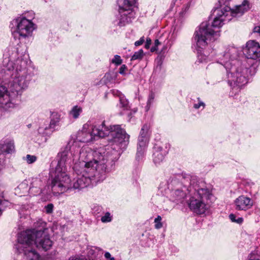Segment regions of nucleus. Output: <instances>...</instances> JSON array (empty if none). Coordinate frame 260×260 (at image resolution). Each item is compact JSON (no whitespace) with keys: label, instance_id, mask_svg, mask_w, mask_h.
I'll use <instances>...</instances> for the list:
<instances>
[{"label":"nucleus","instance_id":"f257e3e1","mask_svg":"<svg viewBox=\"0 0 260 260\" xmlns=\"http://www.w3.org/2000/svg\"><path fill=\"white\" fill-rule=\"evenodd\" d=\"M107 167L106 160L101 154L93 160L76 164L73 169L77 176L72 181L67 173L52 178L50 187L52 193L57 195L70 192L73 190L85 188L91 183L103 181L106 177Z\"/></svg>","mask_w":260,"mask_h":260},{"label":"nucleus","instance_id":"f03ea898","mask_svg":"<svg viewBox=\"0 0 260 260\" xmlns=\"http://www.w3.org/2000/svg\"><path fill=\"white\" fill-rule=\"evenodd\" d=\"M242 4L236 5L231 9L228 6L217 8L212 12L214 17L212 24L207 22H202L198 29L196 30L194 41L198 47L203 48L210 41H214L219 36V29L225 21H229L232 17L241 16L249 9V4L247 0H241Z\"/></svg>","mask_w":260,"mask_h":260},{"label":"nucleus","instance_id":"7ed1b4c3","mask_svg":"<svg viewBox=\"0 0 260 260\" xmlns=\"http://www.w3.org/2000/svg\"><path fill=\"white\" fill-rule=\"evenodd\" d=\"M21 59L17 60V66L10 72H4L10 75L13 81L11 83L10 92L7 88L0 85V106L6 110L15 108L16 99L20 95L23 91L26 89L31 80V75L28 74L26 70L27 56L24 55Z\"/></svg>","mask_w":260,"mask_h":260},{"label":"nucleus","instance_id":"20e7f679","mask_svg":"<svg viewBox=\"0 0 260 260\" xmlns=\"http://www.w3.org/2000/svg\"><path fill=\"white\" fill-rule=\"evenodd\" d=\"M95 138L108 137L110 146H107L105 149H101L98 152L106 159L107 162L111 160L114 161L120 155V149H125L129 143V135L122 128L120 125H113L110 126L105 124V121L93 125Z\"/></svg>","mask_w":260,"mask_h":260},{"label":"nucleus","instance_id":"39448f33","mask_svg":"<svg viewBox=\"0 0 260 260\" xmlns=\"http://www.w3.org/2000/svg\"><path fill=\"white\" fill-rule=\"evenodd\" d=\"M238 56V50L234 47L228 48L222 58H219V63L220 67L226 71L228 83L233 89L236 91L240 90V87L247 83L249 75L254 74L251 73L253 67L249 68L245 63L237 59Z\"/></svg>","mask_w":260,"mask_h":260},{"label":"nucleus","instance_id":"423d86ee","mask_svg":"<svg viewBox=\"0 0 260 260\" xmlns=\"http://www.w3.org/2000/svg\"><path fill=\"white\" fill-rule=\"evenodd\" d=\"M76 146L77 142H74L71 146L68 144L60 149L57 156V164L55 166V162H52L51 164V173L54 172V176L67 173L68 166L73 167L76 164H82V162L93 160L101 154V152L93 151L88 147H82L80 150Z\"/></svg>","mask_w":260,"mask_h":260},{"label":"nucleus","instance_id":"0eeeda50","mask_svg":"<svg viewBox=\"0 0 260 260\" xmlns=\"http://www.w3.org/2000/svg\"><path fill=\"white\" fill-rule=\"evenodd\" d=\"M188 194L189 198L186 200L189 208L198 214H203L207 209V204L213 198L211 190L204 182L197 181L196 177H191Z\"/></svg>","mask_w":260,"mask_h":260},{"label":"nucleus","instance_id":"6e6552de","mask_svg":"<svg viewBox=\"0 0 260 260\" xmlns=\"http://www.w3.org/2000/svg\"><path fill=\"white\" fill-rule=\"evenodd\" d=\"M46 231V229L42 228L40 230L34 229L21 232L18 235L17 241L35 244L38 249L47 251L52 247L53 242Z\"/></svg>","mask_w":260,"mask_h":260},{"label":"nucleus","instance_id":"1a4fd4ad","mask_svg":"<svg viewBox=\"0 0 260 260\" xmlns=\"http://www.w3.org/2000/svg\"><path fill=\"white\" fill-rule=\"evenodd\" d=\"M137 0H117L118 14L115 22L119 26H123L132 22L135 18L134 7Z\"/></svg>","mask_w":260,"mask_h":260},{"label":"nucleus","instance_id":"9d476101","mask_svg":"<svg viewBox=\"0 0 260 260\" xmlns=\"http://www.w3.org/2000/svg\"><path fill=\"white\" fill-rule=\"evenodd\" d=\"M20 46L17 43V46L10 45L4 52L3 60L2 62V70L4 72H10L17 66V60L23 58L24 55H28L24 50H19Z\"/></svg>","mask_w":260,"mask_h":260},{"label":"nucleus","instance_id":"9b49d317","mask_svg":"<svg viewBox=\"0 0 260 260\" xmlns=\"http://www.w3.org/2000/svg\"><path fill=\"white\" fill-rule=\"evenodd\" d=\"M10 27L14 38L20 39L31 36L35 29V24L28 19L17 17L11 21Z\"/></svg>","mask_w":260,"mask_h":260},{"label":"nucleus","instance_id":"f8f14e48","mask_svg":"<svg viewBox=\"0 0 260 260\" xmlns=\"http://www.w3.org/2000/svg\"><path fill=\"white\" fill-rule=\"evenodd\" d=\"M18 241L15 245L17 251L19 253H23L27 260H40V255L31 248V243H26L27 241L21 242Z\"/></svg>","mask_w":260,"mask_h":260},{"label":"nucleus","instance_id":"ddd939ff","mask_svg":"<svg viewBox=\"0 0 260 260\" xmlns=\"http://www.w3.org/2000/svg\"><path fill=\"white\" fill-rule=\"evenodd\" d=\"M75 137L77 141L83 143L89 142L95 139L93 125L88 123L84 124L82 128L78 131Z\"/></svg>","mask_w":260,"mask_h":260},{"label":"nucleus","instance_id":"4468645a","mask_svg":"<svg viewBox=\"0 0 260 260\" xmlns=\"http://www.w3.org/2000/svg\"><path fill=\"white\" fill-rule=\"evenodd\" d=\"M178 185L177 188L172 189L170 192V200L177 204H183L185 199L187 197L189 186H182L181 184H178Z\"/></svg>","mask_w":260,"mask_h":260},{"label":"nucleus","instance_id":"2eb2a0df","mask_svg":"<svg viewBox=\"0 0 260 260\" xmlns=\"http://www.w3.org/2000/svg\"><path fill=\"white\" fill-rule=\"evenodd\" d=\"M53 131L49 127L48 122L45 121L39 127L36 137L32 138L34 141L41 145L45 143L48 137L52 134Z\"/></svg>","mask_w":260,"mask_h":260},{"label":"nucleus","instance_id":"dca6fc26","mask_svg":"<svg viewBox=\"0 0 260 260\" xmlns=\"http://www.w3.org/2000/svg\"><path fill=\"white\" fill-rule=\"evenodd\" d=\"M167 144L157 143L153 147V161L155 165L157 166L160 164L165 157L168 153L169 149L167 147Z\"/></svg>","mask_w":260,"mask_h":260},{"label":"nucleus","instance_id":"f3484780","mask_svg":"<svg viewBox=\"0 0 260 260\" xmlns=\"http://www.w3.org/2000/svg\"><path fill=\"white\" fill-rule=\"evenodd\" d=\"M244 51L247 58L255 60L260 57V45L255 41L247 42Z\"/></svg>","mask_w":260,"mask_h":260},{"label":"nucleus","instance_id":"a211bd4d","mask_svg":"<svg viewBox=\"0 0 260 260\" xmlns=\"http://www.w3.org/2000/svg\"><path fill=\"white\" fill-rule=\"evenodd\" d=\"M234 205L236 210L246 211L252 208L253 202L251 198L241 195L235 199Z\"/></svg>","mask_w":260,"mask_h":260},{"label":"nucleus","instance_id":"6ab92c4d","mask_svg":"<svg viewBox=\"0 0 260 260\" xmlns=\"http://www.w3.org/2000/svg\"><path fill=\"white\" fill-rule=\"evenodd\" d=\"M148 142V140L138 138L137 151L136 153V159L138 161L143 160Z\"/></svg>","mask_w":260,"mask_h":260},{"label":"nucleus","instance_id":"aec40b11","mask_svg":"<svg viewBox=\"0 0 260 260\" xmlns=\"http://www.w3.org/2000/svg\"><path fill=\"white\" fill-rule=\"evenodd\" d=\"M192 43L193 47L197 52V56L199 62L201 63L207 62L208 60V57L206 56L203 52L207 45H206L203 48L198 47L194 41V35H193L192 39Z\"/></svg>","mask_w":260,"mask_h":260},{"label":"nucleus","instance_id":"412c9836","mask_svg":"<svg viewBox=\"0 0 260 260\" xmlns=\"http://www.w3.org/2000/svg\"><path fill=\"white\" fill-rule=\"evenodd\" d=\"M15 191L20 196H25L26 193H29L28 181L26 180L22 181L15 189Z\"/></svg>","mask_w":260,"mask_h":260},{"label":"nucleus","instance_id":"4be33fe9","mask_svg":"<svg viewBox=\"0 0 260 260\" xmlns=\"http://www.w3.org/2000/svg\"><path fill=\"white\" fill-rule=\"evenodd\" d=\"M60 120V115L56 112H53L51 115L50 123H48L49 127L53 131H55V127L58 125Z\"/></svg>","mask_w":260,"mask_h":260},{"label":"nucleus","instance_id":"5701e85b","mask_svg":"<svg viewBox=\"0 0 260 260\" xmlns=\"http://www.w3.org/2000/svg\"><path fill=\"white\" fill-rule=\"evenodd\" d=\"M149 128V125L147 124L143 125L141 129L138 138L149 141L150 136Z\"/></svg>","mask_w":260,"mask_h":260},{"label":"nucleus","instance_id":"b1692460","mask_svg":"<svg viewBox=\"0 0 260 260\" xmlns=\"http://www.w3.org/2000/svg\"><path fill=\"white\" fill-rule=\"evenodd\" d=\"M82 112V108L78 106H74L69 112V115L73 118L77 119Z\"/></svg>","mask_w":260,"mask_h":260},{"label":"nucleus","instance_id":"393cba45","mask_svg":"<svg viewBox=\"0 0 260 260\" xmlns=\"http://www.w3.org/2000/svg\"><path fill=\"white\" fill-rule=\"evenodd\" d=\"M45 180H43L40 178H32L31 182V185H33L36 188L37 187L40 189H43V187L45 185Z\"/></svg>","mask_w":260,"mask_h":260},{"label":"nucleus","instance_id":"a878e982","mask_svg":"<svg viewBox=\"0 0 260 260\" xmlns=\"http://www.w3.org/2000/svg\"><path fill=\"white\" fill-rule=\"evenodd\" d=\"M119 107L122 108L123 111L127 110L129 108L128 102L123 95H119Z\"/></svg>","mask_w":260,"mask_h":260},{"label":"nucleus","instance_id":"bb28decb","mask_svg":"<svg viewBox=\"0 0 260 260\" xmlns=\"http://www.w3.org/2000/svg\"><path fill=\"white\" fill-rule=\"evenodd\" d=\"M92 213L94 216L99 217L104 213L103 208L100 205L94 206L92 208Z\"/></svg>","mask_w":260,"mask_h":260},{"label":"nucleus","instance_id":"cd10ccee","mask_svg":"<svg viewBox=\"0 0 260 260\" xmlns=\"http://www.w3.org/2000/svg\"><path fill=\"white\" fill-rule=\"evenodd\" d=\"M155 98V94L154 92L151 91L148 96L147 102V105L145 107V111H148L151 106V105L153 103L154 100Z\"/></svg>","mask_w":260,"mask_h":260},{"label":"nucleus","instance_id":"c85d7f7f","mask_svg":"<svg viewBox=\"0 0 260 260\" xmlns=\"http://www.w3.org/2000/svg\"><path fill=\"white\" fill-rule=\"evenodd\" d=\"M43 192V189L38 187H35L33 185H30L29 188V193L32 196H37Z\"/></svg>","mask_w":260,"mask_h":260},{"label":"nucleus","instance_id":"c756f323","mask_svg":"<svg viewBox=\"0 0 260 260\" xmlns=\"http://www.w3.org/2000/svg\"><path fill=\"white\" fill-rule=\"evenodd\" d=\"M113 216L109 212H106L103 216H101V220L103 223L110 222L112 220Z\"/></svg>","mask_w":260,"mask_h":260},{"label":"nucleus","instance_id":"7c9ffc66","mask_svg":"<svg viewBox=\"0 0 260 260\" xmlns=\"http://www.w3.org/2000/svg\"><path fill=\"white\" fill-rule=\"evenodd\" d=\"M35 13L32 11H30L23 13L19 17L28 19L29 21H32V19L35 18Z\"/></svg>","mask_w":260,"mask_h":260},{"label":"nucleus","instance_id":"2f4dec72","mask_svg":"<svg viewBox=\"0 0 260 260\" xmlns=\"http://www.w3.org/2000/svg\"><path fill=\"white\" fill-rule=\"evenodd\" d=\"M229 218L232 222H235L239 224H241L244 221L243 218L241 217L236 218V215L233 213L229 215Z\"/></svg>","mask_w":260,"mask_h":260},{"label":"nucleus","instance_id":"473e14b6","mask_svg":"<svg viewBox=\"0 0 260 260\" xmlns=\"http://www.w3.org/2000/svg\"><path fill=\"white\" fill-rule=\"evenodd\" d=\"M23 159L25 160L28 164H31L37 160V157L35 155L27 154L25 157H23Z\"/></svg>","mask_w":260,"mask_h":260},{"label":"nucleus","instance_id":"72a5a7b5","mask_svg":"<svg viewBox=\"0 0 260 260\" xmlns=\"http://www.w3.org/2000/svg\"><path fill=\"white\" fill-rule=\"evenodd\" d=\"M205 104L201 100L200 98H197V103L193 104V108L195 109H199L202 108V109H204L205 108Z\"/></svg>","mask_w":260,"mask_h":260},{"label":"nucleus","instance_id":"f704fd0d","mask_svg":"<svg viewBox=\"0 0 260 260\" xmlns=\"http://www.w3.org/2000/svg\"><path fill=\"white\" fill-rule=\"evenodd\" d=\"M162 218L160 215H158L155 219H154V227L156 229H161L163 225L162 223L161 222Z\"/></svg>","mask_w":260,"mask_h":260},{"label":"nucleus","instance_id":"c9c22d12","mask_svg":"<svg viewBox=\"0 0 260 260\" xmlns=\"http://www.w3.org/2000/svg\"><path fill=\"white\" fill-rule=\"evenodd\" d=\"M143 56V51L142 49L139 50L138 51L135 52L131 57V60H135L141 59Z\"/></svg>","mask_w":260,"mask_h":260},{"label":"nucleus","instance_id":"e433bc0d","mask_svg":"<svg viewBox=\"0 0 260 260\" xmlns=\"http://www.w3.org/2000/svg\"><path fill=\"white\" fill-rule=\"evenodd\" d=\"M122 61V60L119 55H115L112 60V62L118 66L121 64Z\"/></svg>","mask_w":260,"mask_h":260},{"label":"nucleus","instance_id":"4c0bfd02","mask_svg":"<svg viewBox=\"0 0 260 260\" xmlns=\"http://www.w3.org/2000/svg\"><path fill=\"white\" fill-rule=\"evenodd\" d=\"M136 112V110H131L128 108L127 110H124L123 112H121V114H126L127 116V117L130 119L132 118V115L135 113Z\"/></svg>","mask_w":260,"mask_h":260},{"label":"nucleus","instance_id":"58836bf2","mask_svg":"<svg viewBox=\"0 0 260 260\" xmlns=\"http://www.w3.org/2000/svg\"><path fill=\"white\" fill-rule=\"evenodd\" d=\"M54 206L52 204H49L45 206V212L47 214L52 213L53 212Z\"/></svg>","mask_w":260,"mask_h":260},{"label":"nucleus","instance_id":"ea45409f","mask_svg":"<svg viewBox=\"0 0 260 260\" xmlns=\"http://www.w3.org/2000/svg\"><path fill=\"white\" fill-rule=\"evenodd\" d=\"M189 6L188 4L183 7L181 11L179 13V14L181 16H183V15L188 11L189 9Z\"/></svg>","mask_w":260,"mask_h":260},{"label":"nucleus","instance_id":"a19ab883","mask_svg":"<svg viewBox=\"0 0 260 260\" xmlns=\"http://www.w3.org/2000/svg\"><path fill=\"white\" fill-rule=\"evenodd\" d=\"M160 44V43L159 42L158 40H157V39L155 40V42H154V46L151 48V51L153 52L155 50H157V47Z\"/></svg>","mask_w":260,"mask_h":260},{"label":"nucleus","instance_id":"79ce46f5","mask_svg":"<svg viewBox=\"0 0 260 260\" xmlns=\"http://www.w3.org/2000/svg\"><path fill=\"white\" fill-rule=\"evenodd\" d=\"M104 256L107 260H115V258L112 256L109 252H106L105 253Z\"/></svg>","mask_w":260,"mask_h":260},{"label":"nucleus","instance_id":"37998d69","mask_svg":"<svg viewBox=\"0 0 260 260\" xmlns=\"http://www.w3.org/2000/svg\"><path fill=\"white\" fill-rule=\"evenodd\" d=\"M126 69V66L125 64H123L120 67L119 73L121 75H125V71Z\"/></svg>","mask_w":260,"mask_h":260},{"label":"nucleus","instance_id":"c03bdc74","mask_svg":"<svg viewBox=\"0 0 260 260\" xmlns=\"http://www.w3.org/2000/svg\"><path fill=\"white\" fill-rule=\"evenodd\" d=\"M143 42H144V40L141 39L140 40L135 42V45L136 46H140V45H142L143 43Z\"/></svg>","mask_w":260,"mask_h":260},{"label":"nucleus","instance_id":"a18cd8bd","mask_svg":"<svg viewBox=\"0 0 260 260\" xmlns=\"http://www.w3.org/2000/svg\"><path fill=\"white\" fill-rule=\"evenodd\" d=\"M253 32L258 33L260 35V26H257L254 27Z\"/></svg>","mask_w":260,"mask_h":260},{"label":"nucleus","instance_id":"49530a36","mask_svg":"<svg viewBox=\"0 0 260 260\" xmlns=\"http://www.w3.org/2000/svg\"><path fill=\"white\" fill-rule=\"evenodd\" d=\"M176 182L177 181L176 180H171V182L168 184V188H172V186L174 184H175Z\"/></svg>","mask_w":260,"mask_h":260},{"label":"nucleus","instance_id":"de8ad7c7","mask_svg":"<svg viewBox=\"0 0 260 260\" xmlns=\"http://www.w3.org/2000/svg\"><path fill=\"white\" fill-rule=\"evenodd\" d=\"M249 260H260V258L258 257H255V256L253 255H250L249 256Z\"/></svg>","mask_w":260,"mask_h":260},{"label":"nucleus","instance_id":"09e8293b","mask_svg":"<svg viewBox=\"0 0 260 260\" xmlns=\"http://www.w3.org/2000/svg\"><path fill=\"white\" fill-rule=\"evenodd\" d=\"M69 260H83V259H81L80 258H77L71 257V258H69Z\"/></svg>","mask_w":260,"mask_h":260}]
</instances>
